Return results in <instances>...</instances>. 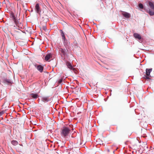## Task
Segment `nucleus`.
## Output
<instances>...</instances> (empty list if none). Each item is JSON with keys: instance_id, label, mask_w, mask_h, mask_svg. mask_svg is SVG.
I'll return each mask as SVG.
<instances>
[{"instance_id": "obj_6", "label": "nucleus", "mask_w": 154, "mask_h": 154, "mask_svg": "<svg viewBox=\"0 0 154 154\" xmlns=\"http://www.w3.org/2000/svg\"><path fill=\"white\" fill-rule=\"evenodd\" d=\"M35 11L37 13L39 14L41 12V10L38 4H36L35 7Z\"/></svg>"}, {"instance_id": "obj_20", "label": "nucleus", "mask_w": 154, "mask_h": 154, "mask_svg": "<svg viewBox=\"0 0 154 154\" xmlns=\"http://www.w3.org/2000/svg\"><path fill=\"white\" fill-rule=\"evenodd\" d=\"M4 113V111H2L0 112V116H1Z\"/></svg>"}, {"instance_id": "obj_10", "label": "nucleus", "mask_w": 154, "mask_h": 154, "mask_svg": "<svg viewBox=\"0 0 154 154\" xmlns=\"http://www.w3.org/2000/svg\"><path fill=\"white\" fill-rule=\"evenodd\" d=\"M148 5V6L153 11H154V3L151 2H149Z\"/></svg>"}, {"instance_id": "obj_19", "label": "nucleus", "mask_w": 154, "mask_h": 154, "mask_svg": "<svg viewBox=\"0 0 154 154\" xmlns=\"http://www.w3.org/2000/svg\"><path fill=\"white\" fill-rule=\"evenodd\" d=\"M63 79H59V80L58 81V83H59V84H60L61 83L62 81H63Z\"/></svg>"}, {"instance_id": "obj_16", "label": "nucleus", "mask_w": 154, "mask_h": 154, "mask_svg": "<svg viewBox=\"0 0 154 154\" xmlns=\"http://www.w3.org/2000/svg\"><path fill=\"white\" fill-rule=\"evenodd\" d=\"M11 143L14 146H16L18 144V142L16 140H13L11 142Z\"/></svg>"}, {"instance_id": "obj_22", "label": "nucleus", "mask_w": 154, "mask_h": 154, "mask_svg": "<svg viewBox=\"0 0 154 154\" xmlns=\"http://www.w3.org/2000/svg\"><path fill=\"white\" fill-rule=\"evenodd\" d=\"M146 78H147V79H149V77H146Z\"/></svg>"}, {"instance_id": "obj_1", "label": "nucleus", "mask_w": 154, "mask_h": 154, "mask_svg": "<svg viewBox=\"0 0 154 154\" xmlns=\"http://www.w3.org/2000/svg\"><path fill=\"white\" fill-rule=\"evenodd\" d=\"M60 32H61V36L62 39L63 40L64 45L66 48L70 44V43L68 41L67 39H66L65 34L64 33L63 31L62 30H60Z\"/></svg>"}, {"instance_id": "obj_8", "label": "nucleus", "mask_w": 154, "mask_h": 154, "mask_svg": "<svg viewBox=\"0 0 154 154\" xmlns=\"http://www.w3.org/2000/svg\"><path fill=\"white\" fill-rule=\"evenodd\" d=\"M60 51L61 52V55L62 57L63 56L64 57L66 55V50L65 49H63L61 48L60 50Z\"/></svg>"}, {"instance_id": "obj_7", "label": "nucleus", "mask_w": 154, "mask_h": 154, "mask_svg": "<svg viewBox=\"0 0 154 154\" xmlns=\"http://www.w3.org/2000/svg\"><path fill=\"white\" fill-rule=\"evenodd\" d=\"M52 54L51 53H49L47 54L45 57V60L46 61H48L50 59H52Z\"/></svg>"}, {"instance_id": "obj_9", "label": "nucleus", "mask_w": 154, "mask_h": 154, "mask_svg": "<svg viewBox=\"0 0 154 154\" xmlns=\"http://www.w3.org/2000/svg\"><path fill=\"white\" fill-rule=\"evenodd\" d=\"M30 97L36 99L38 97V95L37 94L31 93L29 94Z\"/></svg>"}, {"instance_id": "obj_15", "label": "nucleus", "mask_w": 154, "mask_h": 154, "mask_svg": "<svg viewBox=\"0 0 154 154\" xmlns=\"http://www.w3.org/2000/svg\"><path fill=\"white\" fill-rule=\"evenodd\" d=\"M148 13L150 16H153L154 15V11H152L151 10L149 9V11H148Z\"/></svg>"}, {"instance_id": "obj_21", "label": "nucleus", "mask_w": 154, "mask_h": 154, "mask_svg": "<svg viewBox=\"0 0 154 154\" xmlns=\"http://www.w3.org/2000/svg\"><path fill=\"white\" fill-rule=\"evenodd\" d=\"M43 29L44 30H46L47 29H46V26H43Z\"/></svg>"}, {"instance_id": "obj_18", "label": "nucleus", "mask_w": 154, "mask_h": 154, "mask_svg": "<svg viewBox=\"0 0 154 154\" xmlns=\"http://www.w3.org/2000/svg\"><path fill=\"white\" fill-rule=\"evenodd\" d=\"M139 7L141 9L143 8V4L141 3H140L139 4Z\"/></svg>"}, {"instance_id": "obj_2", "label": "nucleus", "mask_w": 154, "mask_h": 154, "mask_svg": "<svg viewBox=\"0 0 154 154\" xmlns=\"http://www.w3.org/2000/svg\"><path fill=\"white\" fill-rule=\"evenodd\" d=\"M70 130V129L68 127H63L62 129L61 135L64 137H66L69 135Z\"/></svg>"}, {"instance_id": "obj_11", "label": "nucleus", "mask_w": 154, "mask_h": 154, "mask_svg": "<svg viewBox=\"0 0 154 154\" xmlns=\"http://www.w3.org/2000/svg\"><path fill=\"white\" fill-rule=\"evenodd\" d=\"M3 82L7 84H11L12 82L9 79H5L4 80Z\"/></svg>"}, {"instance_id": "obj_4", "label": "nucleus", "mask_w": 154, "mask_h": 154, "mask_svg": "<svg viewBox=\"0 0 154 154\" xmlns=\"http://www.w3.org/2000/svg\"><path fill=\"white\" fill-rule=\"evenodd\" d=\"M66 66L70 70H74L75 69L74 68H73V66L72 65V63H71L69 62H66Z\"/></svg>"}, {"instance_id": "obj_12", "label": "nucleus", "mask_w": 154, "mask_h": 154, "mask_svg": "<svg viewBox=\"0 0 154 154\" xmlns=\"http://www.w3.org/2000/svg\"><path fill=\"white\" fill-rule=\"evenodd\" d=\"M122 14L126 18H129L130 17V14L129 13L125 12H123L122 13Z\"/></svg>"}, {"instance_id": "obj_5", "label": "nucleus", "mask_w": 154, "mask_h": 154, "mask_svg": "<svg viewBox=\"0 0 154 154\" xmlns=\"http://www.w3.org/2000/svg\"><path fill=\"white\" fill-rule=\"evenodd\" d=\"M35 67L40 72H42L43 69V67L40 65H35Z\"/></svg>"}, {"instance_id": "obj_13", "label": "nucleus", "mask_w": 154, "mask_h": 154, "mask_svg": "<svg viewBox=\"0 0 154 154\" xmlns=\"http://www.w3.org/2000/svg\"><path fill=\"white\" fill-rule=\"evenodd\" d=\"M152 71V69H146V74L147 76H149L150 75V72Z\"/></svg>"}, {"instance_id": "obj_3", "label": "nucleus", "mask_w": 154, "mask_h": 154, "mask_svg": "<svg viewBox=\"0 0 154 154\" xmlns=\"http://www.w3.org/2000/svg\"><path fill=\"white\" fill-rule=\"evenodd\" d=\"M133 35L136 39L139 40V42H142V41L141 40V37L140 35L137 33H134V34Z\"/></svg>"}, {"instance_id": "obj_17", "label": "nucleus", "mask_w": 154, "mask_h": 154, "mask_svg": "<svg viewBox=\"0 0 154 154\" xmlns=\"http://www.w3.org/2000/svg\"><path fill=\"white\" fill-rule=\"evenodd\" d=\"M13 21L14 22V23L16 24V25H17L18 24L17 22L16 21V20L15 19V18L14 16H13Z\"/></svg>"}, {"instance_id": "obj_14", "label": "nucleus", "mask_w": 154, "mask_h": 154, "mask_svg": "<svg viewBox=\"0 0 154 154\" xmlns=\"http://www.w3.org/2000/svg\"><path fill=\"white\" fill-rule=\"evenodd\" d=\"M42 100L43 102H46L48 101L49 99L48 97H43L42 98Z\"/></svg>"}]
</instances>
